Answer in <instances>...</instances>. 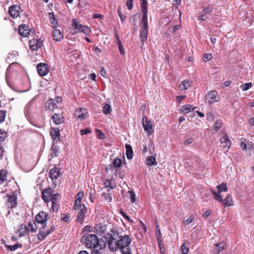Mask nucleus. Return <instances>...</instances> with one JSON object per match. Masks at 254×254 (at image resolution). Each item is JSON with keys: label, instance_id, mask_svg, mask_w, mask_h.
Listing matches in <instances>:
<instances>
[{"label": "nucleus", "instance_id": "nucleus-1", "mask_svg": "<svg viewBox=\"0 0 254 254\" xmlns=\"http://www.w3.org/2000/svg\"><path fill=\"white\" fill-rule=\"evenodd\" d=\"M82 241L87 247L90 249L99 248L103 249L106 246L105 242L102 239H99L94 234H89L83 237Z\"/></svg>", "mask_w": 254, "mask_h": 254}, {"label": "nucleus", "instance_id": "nucleus-2", "mask_svg": "<svg viewBox=\"0 0 254 254\" xmlns=\"http://www.w3.org/2000/svg\"><path fill=\"white\" fill-rule=\"evenodd\" d=\"M120 245V250L122 254H131V251L129 247L131 242V239L128 235H125L123 237L120 236L118 242Z\"/></svg>", "mask_w": 254, "mask_h": 254}, {"label": "nucleus", "instance_id": "nucleus-3", "mask_svg": "<svg viewBox=\"0 0 254 254\" xmlns=\"http://www.w3.org/2000/svg\"><path fill=\"white\" fill-rule=\"evenodd\" d=\"M120 238L118 233L115 231L113 235H110L109 237L108 244L109 249L115 252L118 249H120V245H119L118 240Z\"/></svg>", "mask_w": 254, "mask_h": 254}, {"label": "nucleus", "instance_id": "nucleus-4", "mask_svg": "<svg viewBox=\"0 0 254 254\" xmlns=\"http://www.w3.org/2000/svg\"><path fill=\"white\" fill-rule=\"evenodd\" d=\"M48 217V214L44 211L40 212L36 216V222L39 224H41V227H40L39 229H44L46 227Z\"/></svg>", "mask_w": 254, "mask_h": 254}, {"label": "nucleus", "instance_id": "nucleus-5", "mask_svg": "<svg viewBox=\"0 0 254 254\" xmlns=\"http://www.w3.org/2000/svg\"><path fill=\"white\" fill-rule=\"evenodd\" d=\"M72 25L77 32H82L85 35H88L90 32V29L88 27L80 24L75 18L72 20Z\"/></svg>", "mask_w": 254, "mask_h": 254}, {"label": "nucleus", "instance_id": "nucleus-6", "mask_svg": "<svg viewBox=\"0 0 254 254\" xmlns=\"http://www.w3.org/2000/svg\"><path fill=\"white\" fill-rule=\"evenodd\" d=\"M219 99V96L218 95L217 92L213 90L211 91L206 95L205 102H208L209 105L214 103L215 102L218 101Z\"/></svg>", "mask_w": 254, "mask_h": 254}, {"label": "nucleus", "instance_id": "nucleus-7", "mask_svg": "<svg viewBox=\"0 0 254 254\" xmlns=\"http://www.w3.org/2000/svg\"><path fill=\"white\" fill-rule=\"evenodd\" d=\"M147 5H141V12L142 17L141 18V27L148 28L147 23Z\"/></svg>", "mask_w": 254, "mask_h": 254}, {"label": "nucleus", "instance_id": "nucleus-8", "mask_svg": "<svg viewBox=\"0 0 254 254\" xmlns=\"http://www.w3.org/2000/svg\"><path fill=\"white\" fill-rule=\"evenodd\" d=\"M60 195L58 193H53L52 196H50V201L52 202V209L54 212H58L59 209L58 199Z\"/></svg>", "mask_w": 254, "mask_h": 254}, {"label": "nucleus", "instance_id": "nucleus-9", "mask_svg": "<svg viewBox=\"0 0 254 254\" xmlns=\"http://www.w3.org/2000/svg\"><path fill=\"white\" fill-rule=\"evenodd\" d=\"M77 211V221L80 223H82L84 220V218L87 212V209L85 206H81V208L76 209Z\"/></svg>", "mask_w": 254, "mask_h": 254}, {"label": "nucleus", "instance_id": "nucleus-10", "mask_svg": "<svg viewBox=\"0 0 254 254\" xmlns=\"http://www.w3.org/2000/svg\"><path fill=\"white\" fill-rule=\"evenodd\" d=\"M53 192V190L50 188L45 189L42 191V197L45 202L48 203L50 202V196H52Z\"/></svg>", "mask_w": 254, "mask_h": 254}, {"label": "nucleus", "instance_id": "nucleus-11", "mask_svg": "<svg viewBox=\"0 0 254 254\" xmlns=\"http://www.w3.org/2000/svg\"><path fill=\"white\" fill-rule=\"evenodd\" d=\"M220 142L222 144L221 147L226 150H228L231 145V141L227 134H224L221 137Z\"/></svg>", "mask_w": 254, "mask_h": 254}, {"label": "nucleus", "instance_id": "nucleus-12", "mask_svg": "<svg viewBox=\"0 0 254 254\" xmlns=\"http://www.w3.org/2000/svg\"><path fill=\"white\" fill-rule=\"evenodd\" d=\"M142 125L145 130L148 133L152 132V124L150 121H148V118L144 116L142 118Z\"/></svg>", "mask_w": 254, "mask_h": 254}, {"label": "nucleus", "instance_id": "nucleus-13", "mask_svg": "<svg viewBox=\"0 0 254 254\" xmlns=\"http://www.w3.org/2000/svg\"><path fill=\"white\" fill-rule=\"evenodd\" d=\"M37 69L40 76H45L48 72L47 64L43 63L39 64L37 66Z\"/></svg>", "mask_w": 254, "mask_h": 254}, {"label": "nucleus", "instance_id": "nucleus-14", "mask_svg": "<svg viewBox=\"0 0 254 254\" xmlns=\"http://www.w3.org/2000/svg\"><path fill=\"white\" fill-rule=\"evenodd\" d=\"M55 227L54 226L50 227V229L46 231L40 230L38 234V239L40 240H44L46 236L54 232Z\"/></svg>", "mask_w": 254, "mask_h": 254}, {"label": "nucleus", "instance_id": "nucleus-15", "mask_svg": "<svg viewBox=\"0 0 254 254\" xmlns=\"http://www.w3.org/2000/svg\"><path fill=\"white\" fill-rule=\"evenodd\" d=\"M16 197L14 195L8 196L6 205L8 208H12L16 205Z\"/></svg>", "mask_w": 254, "mask_h": 254}, {"label": "nucleus", "instance_id": "nucleus-16", "mask_svg": "<svg viewBox=\"0 0 254 254\" xmlns=\"http://www.w3.org/2000/svg\"><path fill=\"white\" fill-rule=\"evenodd\" d=\"M148 29V28L141 27L140 28V39L142 45L144 44V42L147 40Z\"/></svg>", "mask_w": 254, "mask_h": 254}, {"label": "nucleus", "instance_id": "nucleus-17", "mask_svg": "<svg viewBox=\"0 0 254 254\" xmlns=\"http://www.w3.org/2000/svg\"><path fill=\"white\" fill-rule=\"evenodd\" d=\"M60 175V169L57 167H55L50 170L49 176L52 179V180L57 179Z\"/></svg>", "mask_w": 254, "mask_h": 254}, {"label": "nucleus", "instance_id": "nucleus-18", "mask_svg": "<svg viewBox=\"0 0 254 254\" xmlns=\"http://www.w3.org/2000/svg\"><path fill=\"white\" fill-rule=\"evenodd\" d=\"M29 46L32 50H37L42 46V43L39 42L37 40L33 39L29 41Z\"/></svg>", "mask_w": 254, "mask_h": 254}, {"label": "nucleus", "instance_id": "nucleus-19", "mask_svg": "<svg viewBox=\"0 0 254 254\" xmlns=\"http://www.w3.org/2000/svg\"><path fill=\"white\" fill-rule=\"evenodd\" d=\"M52 35L54 40L56 41H60L64 37V35L61 30L58 29L54 30Z\"/></svg>", "mask_w": 254, "mask_h": 254}, {"label": "nucleus", "instance_id": "nucleus-20", "mask_svg": "<svg viewBox=\"0 0 254 254\" xmlns=\"http://www.w3.org/2000/svg\"><path fill=\"white\" fill-rule=\"evenodd\" d=\"M19 7L16 5H13L9 7L8 13L10 15L13 17L15 18L19 15Z\"/></svg>", "mask_w": 254, "mask_h": 254}, {"label": "nucleus", "instance_id": "nucleus-21", "mask_svg": "<svg viewBox=\"0 0 254 254\" xmlns=\"http://www.w3.org/2000/svg\"><path fill=\"white\" fill-rule=\"evenodd\" d=\"M86 111L85 109L79 108L76 110L75 116L80 120H83L86 118Z\"/></svg>", "mask_w": 254, "mask_h": 254}, {"label": "nucleus", "instance_id": "nucleus-22", "mask_svg": "<svg viewBox=\"0 0 254 254\" xmlns=\"http://www.w3.org/2000/svg\"><path fill=\"white\" fill-rule=\"evenodd\" d=\"M18 31L23 37H27L30 34V30L25 25H20L18 28Z\"/></svg>", "mask_w": 254, "mask_h": 254}, {"label": "nucleus", "instance_id": "nucleus-23", "mask_svg": "<svg viewBox=\"0 0 254 254\" xmlns=\"http://www.w3.org/2000/svg\"><path fill=\"white\" fill-rule=\"evenodd\" d=\"M194 109L195 108L193 107L192 105H187L182 106L181 108L179 109V111L180 113L187 114L191 111H193Z\"/></svg>", "mask_w": 254, "mask_h": 254}, {"label": "nucleus", "instance_id": "nucleus-24", "mask_svg": "<svg viewBox=\"0 0 254 254\" xmlns=\"http://www.w3.org/2000/svg\"><path fill=\"white\" fill-rule=\"evenodd\" d=\"M50 134L54 141H58L60 139V133L58 128H53Z\"/></svg>", "mask_w": 254, "mask_h": 254}, {"label": "nucleus", "instance_id": "nucleus-25", "mask_svg": "<svg viewBox=\"0 0 254 254\" xmlns=\"http://www.w3.org/2000/svg\"><path fill=\"white\" fill-rule=\"evenodd\" d=\"M225 248V244L223 242L219 243L214 245L213 252L218 254L223 251Z\"/></svg>", "mask_w": 254, "mask_h": 254}, {"label": "nucleus", "instance_id": "nucleus-26", "mask_svg": "<svg viewBox=\"0 0 254 254\" xmlns=\"http://www.w3.org/2000/svg\"><path fill=\"white\" fill-rule=\"evenodd\" d=\"M52 119L56 125H59L64 122V118L60 114H55L53 115Z\"/></svg>", "mask_w": 254, "mask_h": 254}, {"label": "nucleus", "instance_id": "nucleus-27", "mask_svg": "<svg viewBox=\"0 0 254 254\" xmlns=\"http://www.w3.org/2000/svg\"><path fill=\"white\" fill-rule=\"evenodd\" d=\"M232 202L233 199L232 196L228 194L223 199L222 203H223V205H224L225 207H229L233 205Z\"/></svg>", "mask_w": 254, "mask_h": 254}, {"label": "nucleus", "instance_id": "nucleus-28", "mask_svg": "<svg viewBox=\"0 0 254 254\" xmlns=\"http://www.w3.org/2000/svg\"><path fill=\"white\" fill-rule=\"evenodd\" d=\"M26 227L28 231L32 232H36L37 229L38 228L36 223L34 221H30Z\"/></svg>", "mask_w": 254, "mask_h": 254}, {"label": "nucleus", "instance_id": "nucleus-29", "mask_svg": "<svg viewBox=\"0 0 254 254\" xmlns=\"http://www.w3.org/2000/svg\"><path fill=\"white\" fill-rule=\"evenodd\" d=\"M212 193L213 195V198L221 203H222L223 201V196L221 194V192H216L213 190H211Z\"/></svg>", "mask_w": 254, "mask_h": 254}, {"label": "nucleus", "instance_id": "nucleus-30", "mask_svg": "<svg viewBox=\"0 0 254 254\" xmlns=\"http://www.w3.org/2000/svg\"><path fill=\"white\" fill-rule=\"evenodd\" d=\"M126 156L128 159H131L133 157V150L132 147L129 144L126 145Z\"/></svg>", "mask_w": 254, "mask_h": 254}, {"label": "nucleus", "instance_id": "nucleus-31", "mask_svg": "<svg viewBox=\"0 0 254 254\" xmlns=\"http://www.w3.org/2000/svg\"><path fill=\"white\" fill-rule=\"evenodd\" d=\"M191 86L189 80H185L181 83L179 88L181 90H187Z\"/></svg>", "mask_w": 254, "mask_h": 254}, {"label": "nucleus", "instance_id": "nucleus-32", "mask_svg": "<svg viewBox=\"0 0 254 254\" xmlns=\"http://www.w3.org/2000/svg\"><path fill=\"white\" fill-rule=\"evenodd\" d=\"M27 231V227L25 225H20L19 228L17 230V232L19 233V235L20 236H24Z\"/></svg>", "mask_w": 254, "mask_h": 254}, {"label": "nucleus", "instance_id": "nucleus-33", "mask_svg": "<svg viewBox=\"0 0 254 254\" xmlns=\"http://www.w3.org/2000/svg\"><path fill=\"white\" fill-rule=\"evenodd\" d=\"M49 17L50 20V22L52 24L53 27H56L58 26V22L56 21L55 16L53 13H49Z\"/></svg>", "mask_w": 254, "mask_h": 254}, {"label": "nucleus", "instance_id": "nucleus-34", "mask_svg": "<svg viewBox=\"0 0 254 254\" xmlns=\"http://www.w3.org/2000/svg\"><path fill=\"white\" fill-rule=\"evenodd\" d=\"M7 179V172L4 170L0 171V185L2 184Z\"/></svg>", "mask_w": 254, "mask_h": 254}, {"label": "nucleus", "instance_id": "nucleus-35", "mask_svg": "<svg viewBox=\"0 0 254 254\" xmlns=\"http://www.w3.org/2000/svg\"><path fill=\"white\" fill-rule=\"evenodd\" d=\"M146 164L149 166L156 165L157 162L155 158L153 156L149 157L146 160Z\"/></svg>", "mask_w": 254, "mask_h": 254}, {"label": "nucleus", "instance_id": "nucleus-36", "mask_svg": "<svg viewBox=\"0 0 254 254\" xmlns=\"http://www.w3.org/2000/svg\"><path fill=\"white\" fill-rule=\"evenodd\" d=\"M217 189L218 190V192H221L222 191H227L228 190L227 185L225 183H222L219 185H218L217 186Z\"/></svg>", "mask_w": 254, "mask_h": 254}, {"label": "nucleus", "instance_id": "nucleus-37", "mask_svg": "<svg viewBox=\"0 0 254 254\" xmlns=\"http://www.w3.org/2000/svg\"><path fill=\"white\" fill-rule=\"evenodd\" d=\"M112 111L111 106L108 104H106L103 108V112L106 115L110 114Z\"/></svg>", "mask_w": 254, "mask_h": 254}, {"label": "nucleus", "instance_id": "nucleus-38", "mask_svg": "<svg viewBox=\"0 0 254 254\" xmlns=\"http://www.w3.org/2000/svg\"><path fill=\"white\" fill-rule=\"evenodd\" d=\"M5 247L7 248V249H8L9 250L11 251H15L17 249H18V248H21L22 247V245L21 244H19V243H17L14 245H12V246H10V245H5Z\"/></svg>", "mask_w": 254, "mask_h": 254}, {"label": "nucleus", "instance_id": "nucleus-39", "mask_svg": "<svg viewBox=\"0 0 254 254\" xmlns=\"http://www.w3.org/2000/svg\"><path fill=\"white\" fill-rule=\"evenodd\" d=\"M222 125V122L221 120L217 121L213 125V128L216 131L220 129Z\"/></svg>", "mask_w": 254, "mask_h": 254}, {"label": "nucleus", "instance_id": "nucleus-40", "mask_svg": "<svg viewBox=\"0 0 254 254\" xmlns=\"http://www.w3.org/2000/svg\"><path fill=\"white\" fill-rule=\"evenodd\" d=\"M113 163L115 167L119 168L121 166L122 160L120 158H116L114 159Z\"/></svg>", "mask_w": 254, "mask_h": 254}, {"label": "nucleus", "instance_id": "nucleus-41", "mask_svg": "<svg viewBox=\"0 0 254 254\" xmlns=\"http://www.w3.org/2000/svg\"><path fill=\"white\" fill-rule=\"evenodd\" d=\"M80 200H75L74 204V209L75 210L81 208V206H85L84 204H81Z\"/></svg>", "mask_w": 254, "mask_h": 254}, {"label": "nucleus", "instance_id": "nucleus-42", "mask_svg": "<svg viewBox=\"0 0 254 254\" xmlns=\"http://www.w3.org/2000/svg\"><path fill=\"white\" fill-rule=\"evenodd\" d=\"M56 104L53 99L49 100L48 102V107L50 110H54L56 108Z\"/></svg>", "mask_w": 254, "mask_h": 254}, {"label": "nucleus", "instance_id": "nucleus-43", "mask_svg": "<svg viewBox=\"0 0 254 254\" xmlns=\"http://www.w3.org/2000/svg\"><path fill=\"white\" fill-rule=\"evenodd\" d=\"M95 229L98 234H102L104 232L103 227L101 224H97L95 227Z\"/></svg>", "mask_w": 254, "mask_h": 254}, {"label": "nucleus", "instance_id": "nucleus-44", "mask_svg": "<svg viewBox=\"0 0 254 254\" xmlns=\"http://www.w3.org/2000/svg\"><path fill=\"white\" fill-rule=\"evenodd\" d=\"M181 251L182 254H188L189 248L186 246L185 243L183 244L181 247Z\"/></svg>", "mask_w": 254, "mask_h": 254}, {"label": "nucleus", "instance_id": "nucleus-45", "mask_svg": "<svg viewBox=\"0 0 254 254\" xmlns=\"http://www.w3.org/2000/svg\"><path fill=\"white\" fill-rule=\"evenodd\" d=\"M252 83L251 82L247 83L242 85L241 88H242L243 91H246L249 89L250 88L252 87Z\"/></svg>", "mask_w": 254, "mask_h": 254}, {"label": "nucleus", "instance_id": "nucleus-46", "mask_svg": "<svg viewBox=\"0 0 254 254\" xmlns=\"http://www.w3.org/2000/svg\"><path fill=\"white\" fill-rule=\"evenodd\" d=\"M59 147L58 146H53L51 150V155L53 156H57L58 153Z\"/></svg>", "mask_w": 254, "mask_h": 254}, {"label": "nucleus", "instance_id": "nucleus-47", "mask_svg": "<svg viewBox=\"0 0 254 254\" xmlns=\"http://www.w3.org/2000/svg\"><path fill=\"white\" fill-rule=\"evenodd\" d=\"M7 136V133L5 131L0 129V142L4 141Z\"/></svg>", "mask_w": 254, "mask_h": 254}, {"label": "nucleus", "instance_id": "nucleus-48", "mask_svg": "<svg viewBox=\"0 0 254 254\" xmlns=\"http://www.w3.org/2000/svg\"><path fill=\"white\" fill-rule=\"evenodd\" d=\"M84 196V192L82 191H79L75 196V200L81 201Z\"/></svg>", "mask_w": 254, "mask_h": 254}, {"label": "nucleus", "instance_id": "nucleus-49", "mask_svg": "<svg viewBox=\"0 0 254 254\" xmlns=\"http://www.w3.org/2000/svg\"><path fill=\"white\" fill-rule=\"evenodd\" d=\"M6 114L5 111H0V123H2L5 120Z\"/></svg>", "mask_w": 254, "mask_h": 254}, {"label": "nucleus", "instance_id": "nucleus-50", "mask_svg": "<svg viewBox=\"0 0 254 254\" xmlns=\"http://www.w3.org/2000/svg\"><path fill=\"white\" fill-rule=\"evenodd\" d=\"M105 184L107 188L109 187L111 189H113L115 188V185L109 180H106Z\"/></svg>", "mask_w": 254, "mask_h": 254}, {"label": "nucleus", "instance_id": "nucleus-51", "mask_svg": "<svg viewBox=\"0 0 254 254\" xmlns=\"http://www.w3.org/2000/svg\"><path fill=\"white\" fill-rule=\"evenodd\" d=\"M103 195L104 196V198L107 201L110 202L112 201V198L110 193H104Z\"/></svg>", "mask_w": 254, "mask_h": 254}, {"label": "nucleus", "instance_id": "nucleus-52", "mask_svg": "<svg viewBox=\"0 0 254 254\" xmlns=\"http://www.w3.org/2000/svg\"><path fill=\"white\" fill-rule=\"evenodd\" d=\"M194 216L192 215H191L185 221L184 223L186 225H188L191 222H192L194 220Z\"/></svg>", "mask_w": 254, "mask_h": 254}, {"label": "nucleus", "instance_id": "nucleus-53", "mask_svg": "<svg viewBox=\"0 0 254 254\" xmlns=\"http://www.w3.org/2000/svg\"><path fill=\"white\" fill-rule=\"evenodd\" d=\"M118 13L122 21H123L126 18V15L121 13V8L119 7L117 10Z\"/></svg>", "mask_w": 254, "mask_h": 254}, {"label": "nucleus", "instance_id": "nucleus-54", "mask_svg": "<svg viewBox=\"0 0 254 254\" xmlns=\"http://www.w3.org/2000/svg\"><path fill=\"white\" fill-rule=\"evenodd\" d=\"M98 137L100 139H103L104 138L105 135L99 129H96Z\"/></svg>", "mask_w": 254, "mask_h": 254}, {"label": "nucleus", "instance_id": "nucleus-55", "mask_svg": "<svg viewBox=\"0 0 254 254\" xmlns=\"http://www.w3.org/2000/svg\"><path fill=\"white\" fill-rule=\"evenodd\" d=\"M204 60L205 61H208L212 58L211 54H205L203 55Z\"/></svg>", "mask_w": 254, "mask_h": 254}, {"label": "nucleus", "instance_id": "nucleus-56", "mask_svg": "<svg viewBox=\"0 0 254 254\" xmlns=\"http://www.w3.org/2000/svg\"><path fill=\"white\" fill-rule=\"evenodd\" d=\"M128 192L130 194V201L131 202H134L135 200V195L133 191H128Z\"/></svg>", "mask_w": 254, "mask_h": 254}, {"label": "nucleus", "instance_id": "nucleus-57", "mask_svg": "<svg viewBox=\"0 0 254 254\" xmlns=\"http://www.w3.org/2000/svg\"><path fill=\"white\" fill-rule=\"evenodd\" d=\"M248 142V143H249ZM241 147L243 150H247V147L248 148V143H247L245 141H241Z\"/></svg>", "mask_w": 254, "mask_h": 254}, {"label": "nucleus", "instance_id": "nucleus-58", "mask_svg": "<svg viewBox=\"0 0 254 254\" xmlns=\"http://www.w3.org/2000/svg\"><path fill=\"white\" fill-rule=\"evenodd\" d=\"M133 0H127L126 4L128 9H131L133 7L132 4Z\"/></svg>", "mask_w": 254, "mask_h": 254}, {"label": "nucleus", "instance_id": "nucleus-59", "mask_svg": "<svg viewBox=\"0 0 254 254\" xmlns=\"http://www.w3.org/2000/svg\"><path fill=\"white\" fill-rule=\"evenodd\" d=\"M207 120L209 121H212L214 119V116L212 113H208L206 114Z\"/></svg>", "mask_w": 254, "mask_h": 254}, {"label": "nucleus", "instance_id": "nucleus-60", "mask_svg": "<svg viewBox=\"0 0 254 254\" xmlns=\"http://www.w3.org/2000/svg\"><path fill=\"white\" fill-rule=\"evenodd\" d=\"M118 46H119V49L120 53L122 55L124 54V53H125L123 47L121 43V41L118 42Z\"/></svg>", "mask_w": 254, "mask_h": 254}, {"label": "nucleus", "instance_id": "nucleus-61", "mask_svg": "<svg viewBox=\"0 0 254 254\" xmlns=\"http://www.w3.org/2000/svg\"><path fill=\"white\" fill-rule=\"evenodd\" d=\"M159 246L161 254H166L165 253V248L164 247V245L161 244L160 242H159Z\"/></svg>", "mask_w": 254, "mask_h": 254}, {"label": "nucleus", "instance_id": "nucleus-62", "mask_svg": "<svg viewBox=\"0 0 254 254\" xmlns=\"http://www.w3.org/2000/svg\"><path fill=\"white\" fill-rule=\"evenodd\" d=\"M90 132H91V130H90V128H86L84 129H82L80 130V133L82 135L86 134L87 133H89Z\"/></svg>", "mask_w": 254, "mask_h": 254}, {"label": "nucleus", "instance_id": "nucleus-63", "mask_svg": "<svg viewBox=\"0 0 254 254\" xmlns=\"http://www.w3.org/2000/svg\"><path fill=\"white\" fill-rule=\"evenodd\" d=\"M100 74L104 77H107V74L106 73V71L105 70V69L104 67H102L101 68V69L100 70Z\"/></svg>", "mask_w": 254, "mask_h": 254}, {"label": "nucleus", "instance_id": "nucleus-64", "mask_svg": "<svg viewBox=\"0 0 254 254\" xmlns=\"http://www.w3.org/2000/svg\"><path fill=\"white\" fill-rule=\"evenodd\" d=\"M212 11V7H207L203 9V11L205 13H209Z\"/></svg>", "mask_w": 254, "mask_h": 254}]
</instances>
